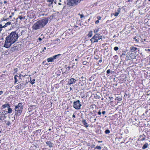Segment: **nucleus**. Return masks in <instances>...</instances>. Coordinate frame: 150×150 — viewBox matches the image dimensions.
Here are the masks:
<instances>
[{"mask_svg": "<svg viewBox=\"0 0 150 150\" xmlns=\"http://www.w3.org/2000/svg\"><path fill=\"white\" fill-rule=\"evenodd\" d=\"M101 18V17L100 16H99L97 17V18L99 20H100Z\"/></svg>", "mask_w": 150, "mask_h": 150, "instance_id": "40", "label": "nucleus"}, {"mask_svg": "<svg viewBox=\"0 0 150 150\" xmlns=\"http://www.w3.org/2000/svg\"><path fill=\"white\" fill-rule=\"evenodd\" d=\"M13 46H14L13 47L11 48V50L12 52L18 49V47L15 44Z\"/></svg>", "mask_w": 150, "mask_h": 150, "instance_id": "11", "label": "nucleus"}, {"mask_svg": "<svg viewBox=\"0 0 150 150\" xmlns=\"http://www.w3.org/2000/svg\"><path fill=\"white\" fill-rule=\"evenodd\" d=\"M82 122L84 124V126L86 127H87L88 126V125L87 123L86 122V121L85 120L83 119L82 121Z\"/></svg>", "mask_w": 150, "mask_h": 150, "instance_id": "12", "label": "nucleus"}, {"mask_svg": "<svg viewBox=\"0 0 150 150\" xmlns=\"http://www.w3.org/2000/svg\"><path fill=\"white\" fill-rule=\"evenodd\" d=\"M78 15L80 16L81 18H82L84 17V15L83 14H80V13H79Z\"/></svg>", "mask_w": 150, "mask_h": 150, "instance_id": "30", "label": "nucleus"}, {"mask_svg": "<svg viewBox=\"0 0 150 150\" xmlns=\"http://www.w3.org/2000/svg\"><path fill=\"white\" fill-rule=\"evenodd\" d=\"M35 80L34 79H33L32 80H30V83H31L32 84H33L35 83Z\"/></svg>", "mask_w": 150, "mask_h": 150, "instance_id": "25", "label": "nucleus"}, {"mask_svg": "<svg viewBox=\"0 0 150 150\" xmlns=\"http://www.w3.org/2000/svg\"><path fill=\"white\" fill-rule=\"evenodd\" d=\"M3 93V91H0V95H1ZM1 98L0 97V99H1Z\"/></svg>", "mask_w": 150, "mask_h": 150, "instance_id": "42", "label": "nucleus"}, {"mask_svg": "<svg viewBox=\"0 0 150 150\" xmlns=\"http://www.w3.org/2000/svg\"><path fill=\"white\" fill-rule=\"evenodd\" d=\"M95 23L96 24H97V23H99V20H97L96 21H95Z\"/></svg>", "mask_w": 150, "mask_h": 150, "instance_id": "39", "label": "nucleus"}, {"mask_svg": "<svg viewBox=\"0 0 150 150\" xmlns=\"http://www.w3.org/2000/svg\"><path fill=\"white\" fill-rule=\"evenodd\" d=\"M73 104V107L76 109L78 110L80 109L81 105L80 104L79 100H78L74 102Z\"/></svg>", "mask_w": 150, "mask_h": 150, "instance_id": "6", "label": "nucleus"}, {"mask_svg": "<svg viewBox=\"0 0 150 150\" xmlns=\"http://www.w3.org/2000/svg\"><path fill=\"white\" fill-rule=\"evenodd\" d=\"M2 107L3 108H5L6 107L8 108L10 107V106L9 104H6L3 105H2Z\"/></svg>", "mask_w": 150, "mask_h": 150, "instance_id": "19", "label": "nucleus"}, {"mask_svg": "<svg viewBox=\"0 0 150 150\" xmlns=\"http://www.w3.org/2000/svg\"><path fill=\"white\" fill-rule=\"evenodd\" d=\"M72 117H74V118H75V115H74V114L73 115H72Z\"/></svg>", "mask_w": 150, "mask_h": 150, "instance_id": "53", "label": "nucleus"}, {"mask_svg": "<svg viewBox=\"0 0 150 150\" xmlns=\"http://www.w3.org/2000/svg\"><path fill=\"white\" fill-rule=\"evenodd\" d=\"M122 100V99H121V98H120L119 99V100Z\"/></svg>", "mask_w": 150, "mask_h": 150, "instance_id": "64", "label": "nucleus"}, {"mask_svg": "<svg viewBox=\"0 0 150 150\" xmlns=\"http://www.w3.org/2000/svg\"><path fill=\"white\" fill-rule=\"evenodd\" d=\"M21 76H25V75H21V74H20L19 75V76H18V77H19V78L20 79H21Z\"/></svg>", "mask_w": 150, "mask_h": 150, "instance_id": "33", "label": "nucleus"}, {"mask_svg": "<svg viewBox=\"0 0 150 150\" xmlns=\"http://www.w3.org/2000/svg\"><path fill=\"white\" fill-rule=\"evenodd\" d=\"M14 71H15V72H16L17 71V69H14Z\"/></svg>", "mask_w": 150, "mask_h": 150, "instance_id": "58", "label": "nucleus"}, {"mask_svg": "<svg viewBox=\"0 0 150 150\" xmlns=\"http://www.w3.org/2000/svg\"><path fill=\"white\" fill-rule=\"evenodd\" d=\"M102 113L103 114H105V111H103L102 112Z\"/></svg>", "mask_w": 150, "mask_h": 150, "instance_id": "48", "label": "nucleus"}, {"mask_svg": "<svg viewBox=\"0 0 150 150\" xmlns=\"http://www.w3.org/2000/svg\"><path fill=\"white\" fill-rule=\"evenodd\" d=\"M6 26H7L5 24L3 26V28H5V27H6Z\"/></svg>", "mask_w": 150, "mask_h": 150, "instance_id": "51", "label": "nucleus"}, {"mask_svg": "<svg viewBox=\"0 0 150 150\" xmlns=\"http://www.w3.org/2000/svg\"><path fill=\"white\" fill-rule=\"evenodd\" d=\"M98 142H99V143H100V142L102 143V141H98Z\"/></svg>", "mask_w": 150, "mask_h": 150, "instance_id": "63", "label": "nucleus"}, {"mask_svg": "<svg viewBox=\"0 0 150 150\" xmlns=\"http://www.w3.org/2000/svg\"><path fill=\"white\" fill-rule=\"evenodd\" d=\"M18 38V33L15 31L12 32L6 38L4 47L7 48H10L12 44L17 41Z\"/></svg>", "mask_w": 150, "mask_h": 150, "instance_id": "1", "label": "nucleus"}, {"mask_svg": "<svg viewBox=\"0 0 150 150\" xmlns=\"http://www.w3.org/2000/svg\"><path fill=\"white\" fill-rule=\"evenodd\" d=\"M11 24V22H8L7 23H6L5 24L7 26L8 25H10Z\"/></svg>", "mask_w": 150, "mask_h": 150, "instance_id": "28", "label": "nucleus"}, {"mask_svg": "<svg viewBox=\"0 0 150 150\" xmlns=\"http://www.w3.org/2000/svg\"><path fill=\"white\" fill-rule=\"evenodd\" d=\"M140 37L139 36H135L133 38V41H134L135 43H138L139 40H140Z\"/></svg>", "mask_w": 150, "mask_h": 150, "instance_id": "8", "label": "nucleus"}, {"mask_svg": "<svg viewBox=\"0 0 150 150\" xmlns=\"http://www.w3.org/2000/svg\"><path fill=\"white\" fill-rule=\"evenodd\" d=\"M92 33H93L92 31H89V32L88 35V36L89 37H91L93 35Z\"/></svg>", "mask_w": 150, "mask_h": 150, "instance_id": "23", "label": "nucleus"}, {"mask_svg": "<svg viewBox=\"0 0 150 150\" xmlns=\"http://www.w3.org/2000/svg\"><path fill=\"white\" fill-rule=\"evenodd\" d=\"M1 115V114H0V115ZM3 116L2 115V116H1L0 115V120H1L3 118Z\"/></svg>", "mask_w": 150, "mask_h": 150, "instance_id": "43", "label": "nucleus"}, {"mask_svg": "<svg viewBox=\"0 0 150 150\" xmlns=\"http://www.w3.org/2000/svg\"><path fill=\"white\" fill-rule=\"evenodd\" d=\"M15 79V82L14 83H16L18 81V80L17 79V77H14Z\"/></svg>", "mask_w": 150, "mask_h": 150, "instance_id": "32", "label": "nucleus"}, {"mask_svg": "<svg viewBox=\"0 0 150 150\" xmlns=\"http://www.w3.org/2000/svg\"><path fill=\"white\" fill-rule=\"evenodd\" d=\"M6 3H7V2L6 1H4V4H6Z\"/></svg>", "mask_w": 150, "mask_h": 150, "instance_id": "62", "label": "nucleus"}, {"mask_svg": "<svg viewBox=\"0 0 150 150\" xmlns=\"http://www.w3.org/2000/svg\"><path fill=\"white\" fill-rule=\"evenodd\" d=\"M121 10V9L120 8H118L117 9V12H115L114 14L115 16H117L120 12V11Z\"/></svg>", "mask_w": 150, "mask_h": 150, "instance_id": "13", "label": "nucleus"}, {"mask_svg": "<svg viewBox=\"0 0 150 150\" xmlns=\"http://www.w3.org/2000/svg\"><path fill=\"white\" fill-rule=\"evenodd\" d=\"M48 18H46L39 20L33 25L32 26L33 29L36 30L44 27L48 23Z\"/></svg>", "mask_w": 150, "mask_h": 150, "instance_id": "2", "label": "nucleus"}, {"mask_svg": "<svg viewBox=\"0 0 150 150\" xmlns=\"http://www.w3.org/2000/svg\"><path fill=\"white\" fill-rule=\"evenodd\" d=\"M81 1V0H69L67 4L69 6L75 5L79 3Z\"/></svg>", "mask_w": 150, "mask_h": 150, "instance_id": "5", "label": "nucleus"}, {"mask_svg": "<svg viewBox=\"0 0 150 150\" xmlns=\"http://www.w3.org/2000/svg\"><path fill=\"white\" fill-rule=\"evenodd\" d=\"M119 49L118 47H115L114 48V49L115 51H117Z\"/></svg>", "mask_w": 150, "mask_h": 150, "instance_id": "31", "label": "nucleus"}, {"mask_svg": "<svg viewBox=\"0 0 150 150\" xmlns=\"http://www.w3.org/2000/svg\"><path fill=\"white\" fill-rule=\"evenodd\" d=\"M46 47H44L43 49H42V51H44V50H46Z\"/></svg>", "mask_w": 150, "mask_h": 150, "instance_id": "44", "label": "nucleus"}, {"mask_svg": "<svg viewBox=\"0 0 150 150\" xmlns=\"http://www.w3.org/2000/svg\"><path fill=\"white\" fill-rule=\"evenodd\" d=\"M25 86V85H24V83H22L17 85L16 86V87L17 88L20 89L22 88H24Z\"/></svg>", "mask_w": 150, "mask_h": 150, "instance_id": "9", "label": "nucleus"}, {"mask_svg": "<svg viewBox=\"0 0 150 150\" xmlns=\"http://www.w3.org/2000/svg\"><path fill=\"white\" fill-rule=\"evenodd\" d=\"M3 112H4V113L5 111H2V112L1 111H0V114H1L0 115H1V116L2 115V116H3V117H5V115H4V113H3Z\"/></svg>", "mask_w": 150, "mask_h": 150, "instance_id": "24", "label": "nucleus"}, {"mask_svg": "<svg viewBox=\"0 0 150 150\" xmlns=\"http://www.w3.org/2000/svg\"><path fill=\"white\" fill-rule=\"evenodd\" d=\"M70 89L71 90H72V88L71 87H70Z\"/></svg>", "mask_w": 150, "mask_h": 150, "instance_id": "61", "label": "nucleus"}, {"mask_svg": "<svg viewBox=\"0 0 150 150\" xmlns=\"http://www.w3.org/2000/svg\"><path fill=\"white\" fill-rule=\"evenodd\" d=\"M64 7H65L64 6H64H63V8H62V10H63V9L64 8Z\"/></svg>", "mask_w": 150, "mask_h": 150, "instance_id": "60", "label": "nucleus"}, {"mask_svg": "<svg viewBox=\"0 0 150 150\" xmlns=\"http://www.w3.org/2000/svg\"><path fill=\"white\" fill-rule=\"evenodd\" d=\"M3 26L1 24L0 25V28H3Z\"/></svg>", "mask_w": 150, "mask_h": 150, "instance_id": "50", "label": "nucleus"}, {"mask_svg": "<svg viewBox=\"0 0 150 150\" xmlns=\"http://www.w3.org/2000/svg\"><path fill=\"white\" fill-rule=\"evenodd\" d=\"M106 134H108L110 133V131L109 129H107L105 131Z\"/></svg>", "mask_w": 150, "mask_h": 150, "instance_id": "29", "label": "nucleus"}, {"mask_svg": "<svg viewBox=\"0 0 150 150\" xmlns=\"http://www.w3.org/2000/svg\"><path fill=\"white\" fill-rule=\"evenodd\" d=\"M125 55V53H123L122 54L121 56H122V55Z\"/></svg>", "mask_w": 150, "mask_h": 150, "instance_id": "54", "label": "nucleus"}, {"mask_svg": "<svg viewBox=\"0 0 150 150\" xmlns=\"http://www.w3.org/2000/svg\"><path fill=\"white\" fill-rule=\"evenodd\" d=\"M113 57L115 59H117L118 58V56L117 55H115Z\"/></svg>", "mask_w": 150, "mask_h": 150, "instance_id": "37", "label": "nucleus"}, {"mask_svg": "<svg viewBox=\"0 0 150 150\" xmlns=\"http://www.w3.org/2000/svg\"><path fill=\"white\" fill-rule=\"evenodd\" d=\"M137 50H138L137 49L136 47H132V52H133L134 53H136L137 52Z\"/></svg>", "mask_w": 150, "mask_h": 150, "instance_id": "16", "label": "nucleus"}, {"mask_svg": "<svg viewBox=\"0 0 150 150\" xmlns=\"http://www.w3.org/2000/svg\"><path fill=\"white\" fill-rule=\"evenodd\" d=\"M18 18H19L20 20H22V19H24L25 18V17H22L21 16H18Z\"/></svg>", "mask_w": 150, "mask_h": 150, "instance_id": "26", "label": "nucleus"}, {"mask_svg": "<svg viewBox=\"0 0 150 150\" xmlns=\"http://www.w3.org/2000/svg\"><path fill=\"white\" fill-rule=\"evenodd\" d=\"M38 40H39L41 41L42 40V39L41 38H39Z\"/></svg>", "mask_w": 150, "mask_h": 150, "instance_id": "49", "label": "nucleus"}, {"mask_svg": "<svg viewBox=\"0 0 150 150\" xmlns=\"http://www.w3.org/2000/svg\"><path fill=\"white\" fill-rule=\"evenodd\" d=\"M9 19V18H6V19H4L3 21H8V20Z\"/></svg>", "mask_w": 150, "mask_h": 150, "instance_id": "38", "label": "nucleus"}, {"mask_svg": "<svg viewBox=\"0 0 150 150\" xmlns=\"http://www.w3.org/2000/svg\"><path fill=\"white\" fill-rule=\"evenodd\" d=\"M18 77V75H16L14 77Z\"/></svg>", "mask_w": 150, "mask_h": 150, "instance_id": "57", "label": "nucleus"}, {"mask_svg": "<svg viewBox=\"0 0 150 150\" xmlns=\"http://www.w3.org/2000/svg\"><path fill=\"white\" fill-rule=\"evenodd\" d=\"M62 55L61 54H58L57 55H54L53 56L54 58V59H58Z\"/></svg>", "mask_w": 150, "mask_h": 150, "instance_id": "15", "label": "nucleus"}, {"mask_svg": "<svg viewBox=\"0 0 150 150\" xmlns=\"http://www.w3.org/2000/svg\"><path fill=\"white\" fill-rule=\"evenodd\" d=\"M48 1L51 3V4H52L54 1V0H48Z\"/></svg>", "mask_w": 150, "mask_h": 150, "instance_id": "34", "label": "nucleus"}, {"mask_svg": "<svg viewBox=\"0 0 150 150\" xmlns=\"http://www.w3.org/2000/svg\"><path fill=\"white\" fill-rule=\"evenodd\" d=\"M54 58L53 56L52 57H50L48 58L47 59V60L48 62H54Z\"/></svg>", "mask_w": 150, "mask_h": 150, "instance_id": "10", "label": "nucleus"}, {"mask_svg": "<svg viewBox=\"0 0 150 150\" xmlns=\"http://www.w3.org/2000/svg\"><path fill=\"white\" fill-rule=\"evenodd\" d=\"M99 28L96 29L94 30V32L96 33V34H100L98 33V32L99 31Z\"/></svg>", "mask_w": 150, "mask_h": 150, "instance_id": "20", "label": "nucleus"}, {"mask_svg": "<svg viewBox=\"0 0 150 150\" xmlns=\"http://www.w3.org/2000/svg\"><path fill=\"white\" fill-rule=\"evenodd\" d=\"M11 124V123H10V122L9 121H8V122H7L6 123V125H7L9 126V125H10Z\"/></svg>", "mask_w": 150, "mask_h": 150, "instance_id": "36", "label": "nucleus"}, {"mask_svg": "<svg viewBox=\"0 0 150 150\" xmlns=\"http://www.w3.org/2000/svg\"><path fill=\"white\" fill-rule=\"evenodd\" d=\"M149 145L147 143H146L142 147L143 149H145L147 148Z\"/></svg>", "mask_w": 150, "mask_h": 150, "instance_id": "17", "label": "nucleus"}, {"mask_svg": "<svg viewBox=\"0 0 150 150\" xmlns=\"http://www.w3.org/2000/svg\"><path fill=\"white\" fill-rule=\"evenodd\" d=\"M98 113V114L99 115H100L101 114V112H100V111H99Z\"/></svg>", "mask_w": 150, "mask_h": 150, "instance_id": "46", "label": "nucleus"}, {"mask_svg": "<svg viewBox=\"0 0 150 150\" xmlns=\"http://www.w3.org/2000/svg\"><path fill=\"white\" fill-rule=\"evenodd\" d=\"M62 1H63V0H59V2H62Z\"/></svg>", "mask_w": 150, "mask_h": 150, "instance_id": "59", "label": "nucleus"}, {"mask_svg": "<svg viewBox=\"0 0 150 150\" xmlns=\"http://www.w3.org/2000/svg\"><path fill=\"white\" fill-rule=\"evenodd\" d=\"M46 144L49 146L50 147H52V143L50 141L47 142H46Z\"/></svg>", "mask_w": 150, "mask_h": 150, "instance_id": "14", "label": "nucleus"}, {"mask_svg": "<svg viewBox=\"0 0 150 150\" xmlns=\"http://www.w3.org/2000/svg\"><path fill=\"white\" fill-rule=\"evenodd\" d=\"M76 81V80L73 78L70 79L68 82L67 85H71V84L74 83Z\"/></svg>", "mask_w": 150, "mask_h": 150, "instance_id": "7", "label": "nucleus"}, {"mask_svg": "<svg viewBox=\"0 0 150 150\" xmlns=\"http://www.w3.org/2000/svg\"><path fill=\"white\" fill-rule=\"evenodd\" d=\"M66 69H68V70H69L71 67L69 66L67 68H65Z\"/></svg>", "mask_w": 150, "mask_h": 150, "instance_id": "45", "label": "nucleus"}, {"mask_svg": "<svg viewBox=\"0 0 150 150\" xmlns=\"http://www.w3.org/2000/svg\"><path fill=\"white\" fill-rule=\"evenodd\" d=\"M141 40V41L142 42H143L144 41H143V40H144V41H145V39H144L143 40V39H142L140 37V40Z\"/></svg>", "mask_w": 150, "mask_h": 150, "instance_id": "41", "label": "nucleus"}, {"mask_svg": "<svg viewBox=\"0 0 150 150\" xmlns=\"http://www.w3.org/2000/svg\"><path fill=\"white\" fill-rule=\"evenodd\" d=\"M58 4L59 5H62V4L59 2L58 3Z\"/></svg>", "mask_w": 150, "mask_h": 150, "instance_id": "56", "label": "nucleus"}, {"mask_svg": "<svg viewBox=\"0 0 150 150\" xmlns=\"http://www.w3.org/2000/svg\"><path fill=\"white\" fill-rule=\"evenodd\" d=\"M110 69H108L107 70L106 72L107 74H109L110 73Z\"/></svg>", "mask_w": 150, "mask_h": 150, "instance_id": "35", "label": "nucleus"}, {"mask_svg": "<svg viewBox=\"0 0 150 150\" xmlns=\"http://www.w3.org/2000/svg\"><path fill=\"white\" fill-rule=\"evenodd\" d=\"M12 110L10 108V107L8 108V111L7 112L8 113H11L12 112Z\"/></svg>", "mask_w": 150, "mask_h": 150, "instance_id": "22", "label": "nucleus"}, {"mask_svg": "<svg viewBox=\"0 0 150 150\" xmlns=\"http://www.w3.org/2000/svg\"><path fill=\"white\" fill-rule=\"evenodd\" d=\"M86 62H83V64H86Z\"/></svg>", "mask_w": 150, "mask_h": 150, "instance_id": "52", "label": "nucleus"}, {"mask_svg": "<svg viewBox=\"0 0 150 150\" xmlns=\"http://www.w3.org/2000/svg\"><path fill=\"white\" fill-rule=\"evenodd\" d=\"M146 136L145 135H141L140 136V139L141 141L144 140Z\"/></svg>", "mask_w": 150, "mask_h": 150, "instance_id": "18", "label": "nucleus"}, {"mask_svg": "<svg viewBox=\"0 0 150 150\" xmlns=\"http://www.w3.org/2000/svg\"><path fill=\"white\" fill-rule=\"evenodd\" d=\"M86 83L85 81V80H84V81L82 80L81 82H79V84H81V86H83L84 85V83Z\"/></svg>", "mask_w": 150, "mask_h": 150, "instance_id": "21", "label": "nucleus"}, {"mask_svg": "<svg viewBox=\"0 0 150 150\" xmlns=\"http://www.w3.org/2000/svg\"><path fill=\"white\" fill-rule=\"evenodd\" d=\"M102 62V59H100L99 61H98V62L100 63H101V62Z\"/></svg>", "mask_w": 150, "mask_h": 150, "instance_id": "47", "label": "nucleus"}, {"mask_svg": "<svg viewBox=\"0 0 150 150\" xmlns=\"http://www.w3.org/2000/svg\"><path fill=\"white\" fill-rule=\"evenodd\" d=\"M23 109L22 103H19L17 105H16L14 108L15 115L20 116L22 112Z\"/></svg>", "mask_w": 150, "mask_h": 150, "instance_id": "3", "label": "nucleus"}, {"mask_svg": "<svg viewBox=\"0 0 150 150\" xmlns=\"http://www.w3.org/2000/svg\"><path fill=\"white\" fill-rule=\"evenodd\" d=\"M102 36L100 35V34H95L91 39L92 43L98 42L99 40L102 39Z\"/></svg>", "mask_w": 150, "mask_h": 150, "instance_id": "4", "label": "nucleus"}, {"mask_svg": "<svg viewBox=\"0 0 150 150\" xmlns=\"http://www.w3.org/2000/svg\"><path fill=\"white\" fill-rule=\"evenodd\" d=\"M96 148L99 150H100L101 149V147L99 146H97L96 147Z\"/></svg>", "mask_w": 150, "mask_h": 150, "instance_id": "27", "label": "nucleus"}, {"mask_svg": "<svg viewBox=\"0 0 150 150\" xmlns=\"http://www.w3.org/2000/svg\"><path fill=\"white\" fill-rule=\"evenodd\" d=\"M126 59H127L128 60L130 59L129 58V57H128V56H127V58Z\"/></svg>", "mask_w": 150, "mask_h": 150, "instance_id": "55", "label": "nucleus"}]
</instances>
